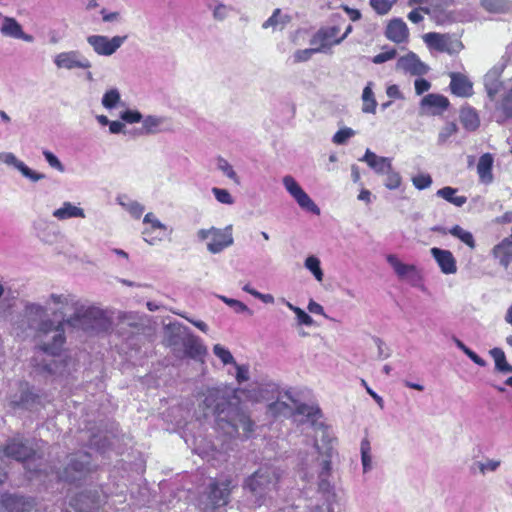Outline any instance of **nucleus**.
Listing matches in <instances>:
<instances>
[{
  "label": "nucleus",
  "instance_id": "obj_9",
  "mask_svg": "<svg viewBox=\"0 0 512 512\" xmlns=\"http://www.w3.org/2000/svg\"><path fill=\"white\" fill-rule=\"evenodd\" d=\"M172 334L169 338L170 345L182 344L186 355L196 358L205 352L200 339L191 330L180 323L171 325Z\"/></svg>",
  "mask_w": 512,
  "mask_h": 512
},
{
  "label": "nucleus",
  "instance_id": "obj_50",
  "mask_svg": "<svg viewBox=\"0 0 512 512\" xmlns=\"http://www.w3.org/2000/svg\"><path fill=\"white\" fill-rule=\"evenodd\" d=\"M384 174H386L384 185L387 189L395 190L400 187L402 183V178L397 171L393 170V168L391 167Z\"/></svg>",
  "mask_w": 512,
  "mask_h": 512
},
{
  "label": "nucleus",
  "instance_id": "obj_62",
  "mask_svg": "<svg viewBox=\"0 0 512 512\" xmlns=\"http://www.w3.org/2000/svg\"><path fill=\"white\" fill-rule=\"evenodd\" d=\"M321 52V48H309V49H303V50H297L294 53V60L295 62H304L309 60L313 54Z\"/></svg>",
  "mask_w": 512,
  "mask_h": 512
},
{
  "label": "nucleus",
  "instance_id": "obj_24",
  "mask_svg": "<svg viewBox=\"0 0 512 512\" xmlns=\"http://www.w3.org/2000/svg\"><path fill=\"white\" fill-rule=\"evenodd\" d=\"M451 82L450 89L453 94L459 97H468L472 95V83L468 80V78L461 74L452 72L450 74Z\"/></svg>",
  "mask_w": 512,
  "mask_h": 512
},
{
  "label": "nucleus",
  "instance_id": "obj_30",
  "mask_svg": "<svg viewBox=\"0 0 512 512\" xmlns=\"http://www.w3.org/2000/svg\"><path fill=\"white\" fill-rule=\"evenodd\" d=\"M460 122L467 131H475L480 126V118L477 111L471 106H464L460 110Z\"/></svg>",
  "mask_w": 512,
  "mask_h": 512
},
{
  "label": "nucleus",
  "instance_id": "obj_33",
  "mask_svg": "<svg viewBox=\"0 0 512 512\" xmlns=\"http://www.w3.org/2000/svg\"><path fill=\"white\" fill-rule=\"evenodd\" d=\"M296 414L306 418L312 426H316L318 420L322 417L321 410L318 406L301 403L296 406Z\"/></svg>",
  "mask_w": 512,
  "mask_h": 512
},
{
  "label": "nucleus",
  "instance_id": "obj_38",
  "mask_svg": "<svg viewBox=\"0 0 512 512\" xmlns=\"http://www.w3.org/2000/svg\"><path fill=\"white\" fill-rule=\"evenodd\" d=\"M0 30L4 36L11 38L22 36V26L14 18L5 17Z\"/></svg>",
  "mask_w": 512,
  "mask_h": 512
},
{
  "label": "nucleus",
  "instance_id": "obj_31",
  "mask_svg": "<svg viewBox=\"0 0 512 512\" xmlns=\"http://www.w3.org/2000/svg\"><path fill=\"white\" fill-rule=\"evenodd\" d=\"M493 157L491 154H483L477 164V173L481 182L489 184L493 181L492 175Z\"/></svg>",
  "mask_w": 512,
  "mask_h": 512
},
{
  "label": "nucleus",
  "instance_id": "obj_51",
  "mask_svg": "<svg viewBox=\"0 0 512 512\" xmlns=\"http://www.w3.org/2000/svg\"><path fill=\"white\" fill-rule=\"evenodd\" d=\"M500 465H501L500 460L488 459L485 462L479 461V462L474 463V465L472 466V469L477 467L479 469L480 473L485 475L488 472L496 471L500 467Z\"/></svg>",
  "mask_w": 512,
  "mask_h": 512
},
{
  "label": "nucleus",
  "instance_id": "obj_6",
  "mask_svg": "<svg viewBox=\"0 0 512 512\" xmlns=\"http://www.w3.org/2000/svg\"><path fill=\"white\" fill-rule=\"evenodd\" d=\"M2 452L7 458L25 463L26 469L31 473H46V471L42 468H31L32 462L35 461V450L32 447L30 441L20 434L8 438L2 448Z\"/></svg>",
  "mask_w": 512,
  "mask_h": 512
},
{
  "label": "nucleus",
  "instance_id": "obj_48",
  "mask_svg": "<svg viewBox=\"0 0 512 512\" xmlns=\"http://www.w3.org/2000/svg\"><path fill=\"white\" fill-rule=\"evenodd\" d=\"M217 168L223 172V174L232 180L236 184H240V179L230 163L223 157L217 158Z\"/></svg>",
  "mask_w": 512,
  "mask_h": 512
},
{
  "label": "nucleus",
  "instance_id": "obj_1",
  "mask_svg": "<svg viewBox=\"0 0 512 512\" xmlns=\"http://www.w3.org/2000/svg\"><path fill=\"white\" fill-rule=\"evenodd\" d=\"M23 317L28 329L44 337L31 358L33 373L44 378L68 374L69 361L61 356L66 341L64 322L55 323L48 318L47 308L37 303H27Z\"/></svg>",
  "mask_w": 512,
  "mask_h": 512
},
{
  "label": "nucleus",
  "instance_id": "obj_40",
  "mask_svg": "<svg viewBox=\"0 0 512 512\" xmlns=\"http://www.w3.org/2000/svg\"><path fill=\"white\" fill-rule=\"evenodd\" d=\"M448 232L466 244L469 248L474 249L476 247L475 239L472 233L464 230L461 226L454 225L448 230Z\"/></svg>",
  "mask_w": 512,
  "mask_h": 512
},
{
  "label": "nucleus",
  "instance_id": "obj_43",
  "mask_svg": "<svg viewBox=\"0 0 512 512\" xmlns=\"http://www.w3.org/2000/svg\"><path fill=\"white\" fill-rule=\"evenodd\" d=\"M304 266L308 269L318 281L323 280V271L321 269V262L318 257L311 255L305 260Z\"/></svg>",
  "mask_w": 512,
  "mask_h": 512
},
{
  "label": "nucleus",
  "instance_id": "obj_42",
  "mask_svg": "<svg viewBox=\"0 0 512 512\" xmlns=\"http://www.w3.org/2000/svg\"><path fill=\"white\" fill-rule=\"evenodd\" d=\"M51 302L56 305L61 306H71L75 311V307L81 302V300L77 299L76 296L72 294H55L52 293L49 296Z\"/></svg>",
  "mask_w": 512,
  "mask_h": 512
},
{
  "label": "nucleus",
  "instance_id": "obj_55",
  "mask_svg": "<svg viewBox=\"0 0 512 512\" xmlns=\"http://www.w3.org/2000/svg\"><path fill=\"white\" fill-rule=\"evenodd\" d=\"M220 299L225 304H227L228 306L233 308L236 313H249V314H252V312L248 308V306L246 304H244L243 302L239 301V300H236V299H233V298H228L226 296H220Z\"/></svg>",
  "mask_w": 512,
  "mask_h": 512
},
{
  "label": "nucleus",
  "instance_id": "obj_25",
  "mask_svg": "<svg viewBox=\"0 0 512 512\" xmlns=\"http://www.w3.org/2000/svg\"><path fill=\"white\" fill-rule=\"evenodd\" d=\"M492 257L504 269H508L512 262V245L508 239H503L491 250Z\"/></svg>",
  "mask_w": 512,
  "mask_h": 512
},
{
  "label": "nucleus",
  "instance_id": "obj_34",
  "mask_svg": "<svg viewBox=\"0 0 512 512\" xmlns=\"http://www.w3.org/2000/svg\"><path fill=\"white\" fill-rule=\"evenodd\" d=\"M457 189L445 186L436 192V196L440 197L447 202L455 205L456 207H462L467 202V197L463 195H456Z\"/></svg>",
  "mask_w": 512,
  "mask_h": 512
},
{
  "label": "nucleus",
  "instance_id": "obj_2",
  "mask_svg": "<svg viewBox=\"0 0 512 512\" xmlns=\"http://www.w3.org/2000/svg\"><path fill=\"white\" fill-rule=\"evenodd\" d=\"M240 389L229 387L210 388L204 394L203 405L216 417L217 425L226 433L239 435L240 429L245 438L254 431V422L239 407Z\"/></svg>",
  "mask_w": 512,
  "mask_h": 512
},
{
  "label": "nucleus",
  "instance_id": "obj_56",
  "mask_svg": "<svg viewBox=\"0 0 512 512\" xmlns=\"http://www.w3.org/2000/svg\"><path fill=\"white\" fill-rule=\"evenodd\" d=\"M443 45L446 48L441 49V52H446L449 54L458 53L463 48L461 41H459L458 39H454L449 35H446Z\"/></svg>",
  "mask_w": 512,
  "mask_h": 512
},
{
  "label": "nucleus",
  "instance_id": "obj_53",
  "mask_svg": "<svg viewBox=\"0 0 512 512\" xmlns=\"http://www.w3.org/2000/svg\"><path fill=\"white\" fill-rule=\"evenodd\" d=\"M355 131L352 128L345 127L340 130H338L333 138L332 141L336 145H343L345 144L351 137L355 135Z\"/></svg>",
  "mask_w": 512,
  "mask_h": 512
},
{
  "label": "nucleus",
  "instance_id": "obj_12",
  "mask_svg": "<svg viewBox=\"0 0 512 512\" xmlns=\"http://www.w3.org/2000/svg\"><path fill=\"white\" fill-rule=\"evenodd\" d=\"M126 39L127 36L109 38L104 35H90L87 37V43L97 55L111 56L122 46Z\"/></svg>",
  "mask_w": 512,
  "mask_h": 512
},
{
  "label": "nucleus",
  "instance_id": "obj_60",
  "mask_svg": "<svg viewBox=\"0 0 512 512\" xmlns=\"http://www.w3.org/2000/svg\"><path fill=\"white\" fill-rule=\"evenodd\" d=\"M370 5L379 15L387 14L392 8L389 0H370Z\"/></svg>",
  "mask_w": 512,
  "mask_h": 512
},
{
  "label": "nucleus",
  "instance_id": "obj_46",
  "mask_svg": "<svg viewBox=\"0 0 512 512\" xmlns=\"http://www.w3.org/2000/svg\"><path fill=\"white\" fill-rule=\"evenodd\" d=\"M120 100H121V96H120L118 89L112 88V89L107 90L104 93V95L102 97V105L106 109L111 110L117 106V104L120 102Z\"/></svg>",
  "mask_w": 512,
  "mask_h": 512
},
{
  "label": "nucleus",
  "instance_id": "obj_13",
  "mask_svg": "<svg viewBox=\"0 0 512 512\" xmlns=\"http://www.w3.org/2000/svg\"><path fill=\"white\" fill-rule=\"evenodd\" d=\"M53 62L58 69H90L92 63L78 50H71L58 53L54 56Z\"/></svg>",
  "mask_w": 512,
  "mask_h": 512
},
{
  "label": "nucleus",
  "instance_id": "obj_64",
  "mask_svg": "<svg viewBox=\"0 0 512 512\" xmlns=\"http://www.w3.org/2000/svg\"><path fill=\"white\" fill-rule=\"evenodd\" d=\"M501 110L505 118H512V88L507 95L503 98L501 103Z\"/></svg>",
  "mask_w": 512,
  "mask_h": 512
},
{
  "label": "nucleus",
  "instance_id": "obj_8",
  "mask_svg": "<svg viewBox=\"0 0 512 512\" xmlns=\"http://www.w3.org/2000/svg\"><path fill=\"white\" fill-rule=\"evenodd\" d=\"M232 225L225 228L210 227L208 229H200L197 232L199 241L207 242V250L212 254H219L234 243Z\"/></svg>",
  "mask_w": 512,
  "mask_h": 512
},
{
  "label": "nucleus",
  "instance_id": "obj_41",
  "mask_svg": "<svg viewBox=\"0 0 512 512\" xmlns=\"http://www.w3.org/2000/svg\"><path fill=\"white\" fill-rule=\"evenodd\" d=\"M360 452L363 472L367 473L372 469L371 445L367 438L362 439L360 444Z\"/></svg>",
  "mask_w": 512,
  "mask_h": 512
},
{
  "label": "nucleus",
  "instance_id": "obj_35",
  "mask_svg": "<svg viewBox=\"0 0 512 512\" xmlns=\"http://www.w3.org/2000/svg\"><path fill=\"white\" fill-rule=\"evenodd\" d=\"M339 33V28L336 26L330 27L328 29H322L317 32L313 40L311 41L312 44H315L317 40L321 41V45L319 48H321V51L324 50V48L334 45L333 41L336 38L337 34Z\"/></svg>",
  "mask_w": 512,
  "mask_h": 512
},
{
  "label": "nucleus",
  "instance_id": "obj_37",
  "mask_svg": "<svg viewBox=\"0 0 512 512\" xmlns=\"http://www.w3.org/2000/svg\"><path fill=\"white\" fill-rule=\"evenodd\" d=\"M373 83L368 82L367 85L363 89L362 93V112L364 113H371L375 114L376 107H377V101L375 99L373 90H372Z\"/></svg>",
  "mask_w": 512,
  "mask_h": 512
},
{
  "label": "nucleus",
  "instance_id": "obj_20",
  "mask_svg": "<svg viewBox=\"0 0 512 512\" xmlns=\"http://www.w3.org/2000/svg\"><path fill=\"white\" fill-rule=\"evenodd\" d=\"M2 505L7 512H32L34 508V502L31 498L16 494L3 495Z\"/></svg>",
  "mask_w": 512,
  "mask_h": 512
},
{
  "label": "nucleus",
  "instance_id": "obj_58",
  "mask_svg": "<svg viewBox=\"0 0 512 512\" xmlns=\"http://www.w3.org/2000/svg\"><path fill=\"white\" fill-rule=\"evenodd\" d=\"M412 183L418 190H424L431 186L432 177L429 174H418L412 178Z\"/></svg>",
  "mask_w": 512,
  "mask_h": 512
},
{
  "label": "nucleus",
  "instance_id": "obj_15",
  "mask_svg": "<svg viewBox=\"0 0 512 512\" xmlns=\"http://www.w3.org/2000/svg\"><path fill=\"white\" fill-rule=\"evenodd\" d=\"M387 262L399 278L406 279L414 287L421 285L422 276L415 265L402 263L393 254L387 256Z\"/></svg>",
  "mask_w": 512,
  "mask_h": 512
},
{
  "label": "nucleus",
  "instance_id": "obj_19",
  "mask_svg": "<svg viewBox=\"0 0 512 512\" xmlns=\"http://www.w3.org/2000/svg\"><path fill=\"white\" fill-rule=\"evenodd\" d=\"M332 440L333 439L331 437L324 433L322 441L327 443L325 449L321 450L317 443L314 444L316 452L321 456V460L319 462L320 470L318 472V476L326 477L330 476L331 474V460L334 454L336 453L333 446L331 445Z\"/></svg>",
  "mask_w": 512,
  "mask_h": 512
},
{
  "label": "nucleus",
  "instance_id": "obj_52",
  "mask_svg": "<svg viewBox=\"0 0 512 512\" xmlns=\"http://www.w3.org/2000/svg\"><path fill=\"white\" fill-rule=\"evenodd\" d=\"M213 353L217 356L223 364H235V359L231 352L220 344H216L213 347Z\"/></svg>",
  "mask_w": 512,
  "mask_h": 512
},
{
  "label": "nucleus",
  "instance_id": "obj_14",
  "mask_svg": "<svg viewBox=\"0 0 512 512\" xmlns=\"http://www.w3.org/2000/svg\"><path fill=\"white\" fill-rule=\"evenodd\" d=\"M14 409H25L29 411L38 410L44 406L42 396L34 391L28 383L22 384L20 395L14 396L10 402Z\"/></svg>",
  "mask_w": 512,
  "mask_h": 512
},
{
  "label": "nucleus",
  "instance_id": "obj_17",
  "mask_svg": "<svg viewBox=\"0 0 512 512\" xmlns=\"http://www.w3.org/2000/svg\"><path fill=\"white\" fill-rule=\"evenodd\" d=\"M0 162L15 167L25 178L31 182H38L46 178V175L29 168L23 161L19 160L11 152H1Z\"/></svg>",
  "mask_w": 512,
  "mask_h": 512
},
{
  "label": "nucleus",
  "instance_id": "obj_16",
  "mask_svg": "<svg viewBox=\"0 0 512 512\" xmlns=\"http://www.w3.org/2000/svg\"><path fill=\"white\" fill-rule=\"evenodd\" d=\"M396 68L412 76L421 77L428 73L429 66L420 60L414 52H409L397 60Z\"/></svg>",
  "mask_w": 512,
  "mask_h": 512
},
{
  "label": "nucleus",
  "instance_id": "obj_63",
  "mask_svg": "<svg viewBox=\"0 0 512 512\" xmlns=\"http://www.w3.org/2000/svg\"><path fill=\"white\" fill-rule=\"evenodd\" d=\"M231 10H232L231 7H229L223 3H218L212 10L213 17L215 20L223 21L224 19L227 18L228 14Z\"/></svg>",
  "mask_w": 512,
  "mask_h": 512
},
{
  "label": "nucleus",
  "instance_id": "obj_11",
  "mask_svg": "<svg viewBox=\"0 0 512 512\" xmlns=\"http://www.w3.org/2000/svg\"><path fill=\"white\" fill-rule=\"evenodd\" d=\"M103 502L102 494L98 489L85 490L71 497L69 506L75 512H95Z\"/></svg>",
  "mask_w": 512,
  "mask_h": 512
},
{
  "label": "nucleus",
  "instance_id": "obj_61",
  "mask_svg": "<svg viewBox=\"0 0 512 512\" xmlns=\"http://www.w3.org/2000/svg\"><path fill=\"white\" fill-rule=\"evenodd\" d=\"M142 117L143 116L139 111L130 109H127L120 114L121 120L129 124L140 122Z\"/></svg>",
  "mask_w": 512,
  "mask_h": 512
},
{
  "label": "nucleus",
  "instance_id": "obj_29",
  "mask_svg": "<svg viewBox=\"0 0 512 512\" xmlns=\"http://www.w3.org/2000/svg\"><path fill=\"white\" fill-rule=\"evenodd\" d=\"M500 72L498 69H491L484 76V87L491 100L502 90L503 84L500 81Z\"/></svg>",
  "mask_w": 512,
  "mask_h": 512
},
{
  "label": "nucleus",
  "instance_id": "obj_21",
  "mask_svg": "<svg viewBox=\"0 0 512 512\" xmlns=\"http://www.w3.org/2000/svg\"><path fill=\"white\" fill-rule=\"evenodd\" d=\"M240 392H247L246 397L252 401H269L276 398L281 392L279 386L274 382L261 383L257 385L256 389L252 390H240Z\"/></svg>",
  "mask_w": 512,
  "mask_h": 512
},
{
  "label": "nucleus",
  "instance_id": "obj_45",
  "mask_svg": "<svg viewBox=\"0 0 512 512\" xmlns=\"http://www.w3.org/2000/svg\"><path fill=\"white\" fill-rule=\"evenodd\" d=\"M285 305L296 314L298 325L311 326L313 324L312 317L301 308L294 306L292 303L283 299Z\"/></svg>",
  "mask_w": 512,
  "mask_h": 512
},
{
  "label": "nucleus",
  "instance_id": "obj_47",
  "mask_svg": "<svg viewBox=\"0 0 512 512\" xmlns=\"http://www.w3.org/2000/svg\"><path fill=\"white\" fill-rule=\"evenodd\" d=\"M489 354L494 360L495 370L499 373H502L503 370L508 365L506 355H505L503 349L495 347L489 351Z\"/></svg>",
  "mask_w": 512,
  "mask_h": 512
},
{
  "label": "nucleus",
  "instance_id": "obj_3",
  "mask_svg": "<svg viewBox=\"0 0 512 512\" xmlns=\"http://www.w3.org/2000/svg\"><path fill=\"white\" fill-rule=\"evenodd\" d=\"M63 322L64 325L67 324L88 336L106 335L113 329V321L105 310L83 301L75 307V311Z\"/></svg>",
  "mask_w": 512,
  "mask_h": 512
},
{
  "label": "nucleus",
  "instance_id": "obj_4",
  "mask_svg": "<svg viewBox=\"0 0 512 512\" xmlns=\"http://www.w3.org/2000/svg\"><path fill=\"white\" fill-rule=\"evenodd\" d=\"M281 477V471L273 466H263L248 476L243 483V490L257 505H262L272 498Z\"/></svg>",
  "mask_w": 512,
  "mask_h": 512
},
{
  "label": "nucleus",
  "instance_id": "obj_59",
  "mask_svg": "<svg viewBox=\"0 0 512 512\" xmlns=\"http://www.w3.org/2000/svg\"><path fill=\"white\" fill-rule=\"evenodd\" d=\"M43 156L47 163L50 165V167L56 169L59 172L65 171L64 165L61 163V161L54 153H52L49 150H43Z\"/></svg>",
  "mask_w": 512,
  "mask_h": 512
},
{
  "label": "nucleus",
  "instance_id": "obj_28",
  "mask_svg": "<svg viewBox=\"0 0 512 512\" xmlns=\"http://www.w3.org/2000/svg\"><path fill=\"white\" fill-rule=\"evenodd\" d=\"M287 398L291 402H295L292 395L289 392H285L283 396L281 393L276 397V400L270 403L267 407V411L272 416L278 415H290L293 411L292 406L283 400V398Z\"/></svg>",
  "mask_w": 512,
  "mask_h": 512
},
{
  "label": "nucleus",
  "instance_id": "obj_49",
  "mask_svg": "<svg viewBox=\"0 0 512 512\" xmlns=\"http://www.w3.org/2000/svg\"><path fill=\"white\" fill-rule=\"evenodd\" d=\"M482 7L488 12L499 13L505 11L509 6L508 0H481Z\"/></svg>",
  "mask_w": 512,
  "mask_h": 512
},
{
  "label": "nucleus",
  "instance_id": "obj_32",
  "mask_svg": "<svg viewBox=\"0 0 512 512\" xmlns=\"http://www.w3.org/2000/svg\"><path fill=\"white\" fill-rule=\"evenodd\" d=\"M143 223L151 225V229L147 228V229H144L142 232L143 235L145 236L144 240L147 243H149L150 245H154L157 240H161V238L152 237L151 232H152V230H166L167 226L164 223H162L159 219H157L155 217V215L151 212L147 213L144 216Z\"/></svg>",
  "mask_w": 512,
  "mask_h": 512
},
{
  "label": "nucleus",
  "instance_id": "obj_7",
  "mask_svg": "<svg viewBox=\"0 0 512 512\" xmlns=\"http://www.w3.org/2000/svg\"><path fill=\"white\" fill-rule=\"evenodd\" d=\"M232 487V481L228 478L222 481H211L200 497L199 505L201 509L203 511H214L226 506L230 501Z\"/></svg>",
  "mask_w": 512,
  "mask_h": 512
},
{
  "label": "nucleus",
  "instance_id": "obj_27",
  "mask_svg": "<svg viewBox=\"0 0 512 512\" xmlns=\"http://www.w3.org/2000/svg\"><path fill=\"white\" fill-rule=\"evenodd\" d=\"M52 215L59 221H65L71 218H85L84 209L69 201L63 202L62 206L55 209Z\"/></svg>",
  "mask_w": 512,
  "mask_h": 512
},
{
  "label": "nucleus",
  "instance_id": "obj_18",
  "mask_svg": "<svg viewBox=\"0 0 512 512\" xmlns=\"http://www.w3.org/2000/svg\"><path fill=\"white\" fill-rule=\"evenodd\" d=\"M430 254L443 274L451 275L457 272V261L450 250L432 247Z\"/></svg>",
  "mask_w": 512,
  "mask_h": 512
},
{
  "label": "nucleus",
  "instance_id": "obj_23",
  "mask_svg": "<svg viewBox=\"0 0 512 512\" xmlns=\"http://www.w3.org/2000/svg\"><path fill=\"white\" fill-rule=\"evenodd\" d=\"M385 36L395 43L406 42L409 36L406 23L400 18L392 19L386 27Z\"/></svg>",
  "mask_w": 512,
  "mask_h": 512
},
{
  "label": "nucleus",
  "instance_id": "obj_57",
  "mask_svg": "<svg viewBox=\"0 0 512 512\" xmlns=\"http://www.w3.org/2000/svg\"><path fill=\"white\" fill-rule=\"evenodd\" d=\"M212 193L221 204L232 205L234 203L232 195L226 189L213 187Z\"/></svg>",
  "mask_w": 512,
  "mask_h": 512
},
{
  "label": "nucleus",
  "instance_id": "obj_22",
  "mask_svg": "<svg viewBox=\"0 0 512 512\" xmlns=\"http://www.w3.org/2000/svg\"><path fill=\"white\" fill-rule=\"evenodd\" d=\"M449 100L441 94H427L420 102L421 108L428 109L431 115H441L449 107Z\"/></svg>",
  "mask_w": 512,
  "mask_h": 512
},
{
  "label": "nucleus",
  "instance_id": "obj_44",
  "mask_svg": "<svg viewBox=\"0 0 512 512\" xmlns=\"http://www.w3.org/2000/svg\"><path fill=\"white\" fill-rule=\"evenodd\" d=\"M425 43L431 47L441 52V49H445L446 47L443 45V42L446 38V35L439 34L436 32H429L424 35Z\"/></svg>",
  "mask_w": 512,
  "mask_h": 512
},
{
  "label": "nucleus",
  "instance_id": "obj_10",
  "mask_svg": "<svg viewBox=\"0 0 512 512\" xmlns=\"http://www.w3.org/2000/svg\"><path fill=\"white\" fill-rule=\"evenodd\" d=\"M283 185L290 196L296 201L298 206L313 215L319 216L321 211L311 197L303 190L299 183L291 175H286L282 179Z\"/></svg>",
  "mask_w": 512,
  "mask_h": 512
},
{
  "label": "nucleus",
  "instance_id": "obj_26",
  "mask_svg": "<svg viewBox=\"0 0 512 512\" xmlns=\"http://www.w3.org/2000/svg\"><path fill=\"white\" fill-rule=\"evenodd\" d=\"M367 163L377 174H384L391 168V159L388 157L378 156L370 149H367L364 156L360 159Z\"/></svg>",
  "mask_w": 512,
  "mask_h": 512
},
{
  "label": "nucleus",
  "instance_id": "obj_39",
  "mask_svg": "<svg viewBox=\"0 0 512 512\" xmlns=\"http://www.w3.org/2000/svg\"><path fill=\"white\" fill-rule=\"evenodd\" d=\"M164 118L159 116L149 115L145 118L142 117V130L143 134H154L158 132L159 127L164 123Z\"/></svg>",
  "mask_w": 512,
  "mask_h": 512
},
{
  "label": "nucleus",
  "instance_id": "obj_36",
  "mask_svg": "<svg viewBox=\"0 0 512 512\" xmlns=\"http://www.w3.org/2000/svg\"><path fill=\"white\" fill-rule=\"evenodd\" d=\"M117 202L126 211H128L132 217H134L136 219L140 218L145 210V207L141 203H139L138 201L129 199L126 195L118 196Z\"/></svg>",
  "mask_w": 512,
  "mask_h": 512
},
{
  "label": "nucleus",
  "instance_id": "obj_5",
  "mask_svg": "<svg viewBox=\"0 0 512 512\" xmlns=\"http://www.w3.org/2000/svg\"><path fill=\"white\" fill-rule=\"evenodd\" d=\"M66 466L57 471V478L70 484L80 485L85 482L96 469L91 455L87 452H76L67 456Z\"/></svg>",
  "mask_w": 512,
  "mask_h": 512
},
{
  "label": "nucleus",
  "instance_id": "obj_54",
  "mask_svg": "<svg viewBox=\"0 0 512 512\" xmlns=\"http://www.w3.org/2000/svg\"><path fill=\"white\" fill-rule=\"evenodd\" d=\"M458 131V127L456 123L449 122L447 123L439 132L438 135V144H444L448 141V139L456 134Z\"/></svg>",
  "mask_w": 512,
  "mask_h": 512
}]
</instances>
